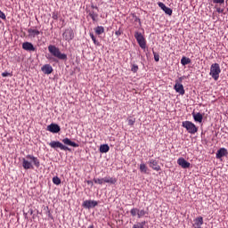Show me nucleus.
I'll return each mask as SVG.
<instances>
[{"label": "nucleus", "instance_id": "ea45409f", "mask_svg": "<svg viewBox=\"0 0 228 228\" xmlns=\"http://www.w3.org/2000/svg\"><path fill=\"white\" fill-rule=\"evenodd\" d=\"M216 12L217 13H224V9H222V8H216Z\"/></svg>", "mask_w": 228, "mask_h": 228}, {"label": "nucleus", "instance_id": "393cba45", "mask_svg": "<svg viewBox=\"0 0 228 228\" xmlns=\"http://www.w3.org/2000/svg\"><path fill=\"white\" fill-rule=\"evenodd\" d=\"M145 224H147V222H145V221H142L141 223H137L136 224L133 225V228H144Z\"/></svg>", "mask_w": 228, "mask_h": 228}, {"label": "nucleus", "instance_id": "79ce46f5", "mask_svg": "<svg viewBox=\"0 0 228 228\" xmlns=\"http://www.w3.org/2000/svg\"><path fill=\"white\" fill-rule=\"evenodd\" d=\"M115 35H117V37H120V35H122V32L120 30H118L115 32Z\"/></svg>", "mask_w": 228, "mask_h": 228}, {"label": "nucleus", "instance_id": "b1692460", "mask_svg": "<svg viewBox=\"0 0 228 228\" xmlns=\"http://www.w3.org/2000/svg\"><path fill=\"white\" fill-rule=\"evenodd\" d=\"M95 33H96V35H102V33H104V27H102V26H98V27L95 28Z\"/></svg>", "mask_w": 228, "mask_h": 228}, {"label": "nucleus", "instance_id": "39448f33", "mask_svg": "<svg viewBox=\"0 0 228 228\" xmlns=\"http://www.w3.org/2000/svg\"><path fill=\"white\" fill-rule=\"evenodd\" d=\"M134 38L137 41V44L140 45L141 49H145L147 47V42L145 41V37L140 32L134 33Z\"/></svg>", "mask_w": 228, "mask_h": 228}, {"label": "nucleus", "instance_id": "2eb2a0df", "mask_svg": "<svg viewBox=\"0 0 228 228\" xmlns=\"http://www.w3.org/2000/svg\"><path fill=\"white\" fill-rule=\"evenodd\" d=\"M41 70L44 72V74H53V66L50 64H45L41 68Z\"/></svg>", "mask_w": 228, "mask_h": 228}, {"label": "nucleus", "instance_id": "37998d69", "mask_svg": "<svg viewBox=\"0 0 228 228\" xmlns=\"http://www.w3.org/2000/svg\"><path fill=\"white\" fill-rule=\"evenodd\" d=\"M87 184H89L90 186H94V182L92 180H88Z\"/></svg>", "mask_w": 228, "mask_h": 228}, {"label": "nucleus", "instance_id": "e433bc0d", "mask_svg": "<svg viewBox=\"0 0 228 228\" xmlns=\"http://www.w3.org/2000/svg\"><path fill=\"white\" fill-rule=\"evenodd\" d=\"M0 19H3V20H6V15L1 10H0Z\"/></svg>", "mask_w": 228, "mask_h": 228}, {"label": "nucleus", "instance_id": "a18cd8bd", "mask_svg": "<svg viewBox=\"0 0 228 228\" xmlns=\"http://www.w3.org/2000/svg\"><path fill=\"white\" fill-rule=\"evenodd\" d=\"M88 228H94V225H90Z\"/></svg>", "mask_w": 228, "mask_h": 228}, {"label": "nucleus", "instance_id": "dca6fc26", "mask_svg": "<svg viewBox=\"0 0 228 228\" xmlns=\"http://www.w3.org/2000/svg\"><path fill=\"white\" fill-rule=\"evenodd\" d=\"M62 142L64 143V145H69V147H79V144L72 142L70 139L67 137L62 139Z\"/></svg>", "mask_w": 228, "mask_h": 228}, {"label": "nucleus", "instance_id": "cd10ccee", "mask_svg": "<svg viewBox=\"0 0 228 228\" xmlns=\"http://www.w3.org/2000/svg\"><path fill=\"white\" fill-rule=\"evenodd\" d=\"M53 184H61V180L60 179V177H58V176H54L53 178Z\"/></svg>", "mask_w": 228, "mask_h": 228}, {"label": "nucleus", "instance_id": "9b49d317", "mask_svg": "<svg viewBox=\"0 0 228 228\" xmlns=\"http://www.w3.org/2000/svg\"><path fill=\"white\" fill-rule=\"evenodd\" d=\"M192 225L194 228H202V225H204V218L202 216L195 218Z\"/></svg>", "mask_w": 228, "mask_h": 228}, {"label": "nucleus", "instance_id": "5701e85b", "mask_svg": "<svg viewBox=\"0 0 228 228\" xmlns=\"http://www.w3.org/2000/svg\"><path fill=\"white\" fill-rule=\"evenodd\" d=\"M104 183H109L110 184H115L117 183V179L113 177H104Z\"/></svg>", "mask_w": 228, "mask_h": 228}, {"label": "nucleus", "instance_id": "0eeeda50", "mask_svg": "<svg viewBox=\"0 0 228 228\" xmlns=\"http://www.w3.org/2000/svg\"><path fill=\"white\" fill-rule=\"evenodd\" d=\"M50 147H52V149H61V151H70V148L63 145V143H61L59 141H53L49 143Z\"/></svg>", "mask_w": 228, "mask_h": 228}, {"label": "nucleus", "instance_id": "7ed1b4c3", "mask_svg": "<svg viewBox=\"0 0 228 228\" xmlns=\"http://www.w3.org/2000/svg\"><path fill=\"white\" fill-rule=\"evenodd\" d=\"M220 72H222V69H220V64L214 63L211 65L209 74L215 81H218V77H220Z\"/></svg>", "mask_w": 228, "mask_h": 228}, {"label": "nucleus", "instance_id": "a211bd4d", "mask_svg": "<svg viewBox=\"0 0 228 228\" xmlns=\"http://www.w3.org/2000/svg\"><path fill=\"white\" fill-rule=\"evenodd\" d=\"M28 33L30 38H35L36 37H38V35H40V32L38 31V29H33V28H28Z\"/></svg>", "mask_w": 228, "mask_h": 228}, {"label": "nucleus", "instance_id": "473e14b6", "mask_svg": "<svg viewBox=\"0 0 228 228\" xmlns=\"http://www.w3.org/2000/svg\"><path fill=\"white\" fill-rule=\"evenodd\" d=\"M158 4H159V8H161V10H163V12L167 8V5H165V4H163L162 2H159Z\"/></svg>", "mask_w": 228, "mask_h": 228}, {"label": "nucleus", "instance_id": "1a4fd4ad", "mask_svg": "<svg viewBox=\"0 0 228 228\" xmlns=\"http://www.w3.org/2000/svg\"><path fill=\"white\" fill-rule=\"evenodd\" d=\"M47 131H50V133H58L59 131H61V128L58 126V124L52 123L47 126Z\"/></svg>", "mask_w": 228, "mask_h": 228}, {"label": "nucleus", "instance_id": "a19ab883", "mask_svg": "<svg viewBox=\"0 0 228 228\" xmlns=\"http://www.w3.org/2000/svg\"><path fill=\"white\" fill-rule=\"evenodd\" d=\"M8 76H10V73H8V72L2 73L3 77H8Z\"/></svg>", "mask_w": 228, "mask_h": 228}, {"label": "nucleus", "instance_id": "f8f14e48", "mask_svg": "<svg viewBox=\"0 0 228 228\" xmlns=\"http://www.w3.org/2000/svg\"><path fill=\"white\" fill-rule=\"evenodd\" d=\"M177 164L182 167V168H190V162L186 161L183 158L177 159Z\"/></svg>", "mask_w": 228, "mask_h": 228}, {"label": "nucleus", "instance_id": "bb28decb", "mask_svg": "<svg viewBox=\"0 0 228 228\" xmlns=\"http://www.w3.org/2000/svg\"><path fill=\"white\" fill-rule=\"evenodd\" d=\"M89 17H91V19H92L94 21H95V20H97V17H99V15H98L97 13L94 12H91L89 13Z\"/></svg>", "mask_w": 228, "mask_h": 228}, {"label": "nucleus", "instance_id": "6e6552de", "mask_svg": "<svg viewBox=\"0 0 228 228\" xmlns=\"http://www.w3.org/2000/svg\"><path fill=\"white\" fill-rule=\"evenodd\" d=\"M62 38L67 42H70V40L74 39V30L72 28H67L62 34Z\"/></svg>", "mask_w": 228, "mask_h": 228}, {"label": "nucleus", "instance_id": "58836bf2", "mask_svg": "<svg viewBox=\"0 0 228 228\" xmlns=\"http://www.w3.org/2000/svg\"><path fill=\"white\" fill-rule=\"evenodd\" d=\"M225 0H213V3H216L217 4H222L224 3Z\"/></svg>", "mask_w": 228, "mask_h": 228}, {"label": "nucleus", "instance_id": "2f4dec72", "mask_svg": "<svg viewBox=\"0 0 228 228\" xmlns=\"http://www.w3.org/2000/svg\"><path fill=\"white\" fill-rule=\"evenodd\" d=\"M164 12L167 15H172V10L170 9V7H166L164 9Z\"/></svg>", "mask_w": 228, "mask_h": 228}, {"label": "nucleus", "instance_id": "9d476101", "mask_svg": "<svg viewBox=\"0 0 228 228\" xmlns=\"http://www.w3.org/2000/svg\"><path fill=\"white\" fill-rule=\"evenodd\" d=\"M97 201L95 200H86L83 203V207L86 208V209H91V208H95L97 206Z\"/></svg>", "mask_w": 228, "mask_h": 228}, {"label": "nucleus", "instance_id": "4be33fe9", "mask_svg": "<svg viewBox=\"0 0 228 228\" xmlns=\"http://www.w3.org/2000/svg\"><path fill=\"white\" fill-rule=\"evenodd\" d=\"M181 63L182 65H189V63H191V59L188 58V57H183L181 59Z\"/></svg>", "mask_w": 228, "mask_h": 228}, {"label": "nucleus", "instance_id": "6ab92c4d", "mask_svg": "<svg viewBox=\"0 0 228 228\" xmlns=\"http://www.w3.org/2000/svg\"><path fill=\"white\" fill-rule=\"evenodd\" d=\"M193 115V118L195 120V122H202V119L204 118L202 114H200V112H198L196 114H192Z\"/></svg>", "mask_w": 228, "mask_h": 228}, {"label": "nucleus", "instance_id": "f704fd0d", "mask_svg": "<svg viewBox=\"0 0 228 228\" xmlns=\"http://www.w3.org/2000/svg\"><path fill=\"white\" fill-rule=\"evenodd\" d=\"M153 55L155 61H159V54L156 53V52H153Z\"/></svg>", "mask_w": 228, "mask_h": 228}, {"label": "nucleus", "instance_id": "c03bdc74", "mask_svg": "<svg viewBox=\"0 0 228 228\" xmlns=\"http://www.w3.org/2000/svg\"><path fill=\"white\" fill-rule=\"evenodd\" d=\"M49 60H53V61H56V59L50 57Z\"/></svg>", "mask_w": 228, "mask_h": 228}, {"label": "nucleus", "instance_id": "f257e3e1", "mask_svg": "<svg viewBox=\"0 0 228 228\" xmlns=\"http://www.w3.org/2000/svg\"><path fill=\"white\" fill-rule=\"evenodd\" d=\"M35 165V167H37V168H38L40 167V160H38V159L33 155H27L26 159H23L22 161V167L25 170H30L33 169V164Z\"/></svg>", "mask_w": 228, "mask_h": 228}, {"label": "nucleus", "instance_id": "7c9ffc66", "mask_svg": "<svg viewBox=\"0 0 228 228\" xmlns=\"http://www.w3.org/2000/svg\"><path fill=\"white\" fill-rule=\"evenodd\" d=\"M90 37H91L94 45H100L99 41H97V39H95V36H94L93 33H90Z\"/></svg>", "mask_w": 228, "mask_h": 228}, {"label": "nucleus", "instance_id": "72a5a7b5", "mask_svg": "<svg viewBox=\"0 0 228 228\" xmlns=\"http://www.w3.org/2000/svg\"><path fill=\"white\" fill-rule=\"evenodd\" d=\"M132 72H138V65L134 64L131 69Z\"/></svg>", "mask_w": 228, "mask_h": 228}, {"label": "nucleus", "instance_id": "4c0bfd02", "mask_svg": "<svg viewBox=\"0 0 228 228\" xmlns=\"http://www.w3.org/2000/svg\"><path fill=\"white\" fill-rule=\"evenodd\" d=\"M52 19H53L54 20H58V12H53Z\"/></svg>", "mask_w": 228, "mask_h": 228}, {"label": "nucleus", "instance_id": "f03ea898", "mask_svg": "<svg viewBox=\"0 0 228 228\" xmlns=\"http://www.w3.org/2000/svg\"><path fill=\"white\" fill-rule=\"evenodd\" d=\"M48 51L52 54V56L57 58V60H67V54L62 53L60 51V48L56 47L55 45H50L48 46Z\"/></svg>", "mask_w": 228, "mask_h": 228}, {"label": "nucleus", "instance_id": "423d86ee", "mask_svg": "<svg viewBox=\"0 0 228 228\" xmlns=\"http://www.w3.org/2000/svg\"><path fill=\"white\" fill-rule=\"evenodd\" d=\"M183 77H180L179 80L175 81V85L174 86V89L177 94H180V95H184V86H183Z\"/></svg>", "mask_w": 228, "mask_h": 228}, {"label": "nucleus", "instance_id": "f3484780", "mask_svg": "<svg viewBox=\"0 0 228 228\" xmlns=\"http://www.w3.org/2000/svg\"><path fill=\"white\" fill-rule=\"evenodd\" d=\"M22 49L24 51H35V46L29 42H25L22 44Z\"/></svg>", "mask_w": 228, "mask_h": 228}, {"label": "nucleus", "instance_id": "c756f323", "mask_svg": "<svg viewBox=\"0 0 228 228\" xmlns=\"http://www.w3.org/2000/svg\"><path fill=\"white\" fill-rule=\"evenodd\" d=\"M130 214L133 216H137L138 218V208H134L130 210Z\"/></svg>", "mask_w": 228, "mask_h": 228}, {"label": "nucleus", "instance_id": "aec40b11", "mask_svg": "<svg viewBox=\"0 0 228 228\" xmlns=\"http://www.w3.org/2000/svg\"><path fill=\"white\" fill-rule=\"evenodd\" d=\"M149 215V212L145 209H140L138 208V218H143V216H147Z\"/></svg>", "mask_w": 228, "mask_h": 228}, {"label": "nucleus", "instance_id": "c9c22d12", "mask_svg": "<svg viewBox=\"0 0 228 228\" xmlns=\"http://www.w3.org/2000/svg\"><path fill=\"white\" fill-rule=\"evenodd\" d=\"M136 120L134 118L128 119V126H134Z\"/></svg>", "mask_w": 228, "mask_h": 228}, {"label": "nucleus", "instance_id": "20e7f679", "mask_svg": "<svg viewBox=\"0 0 228 228\" xmlns=\"http://www.w3.org/2000/svg\"><path fill=\"white\" fill-rule=\"evenodd\" d=\"M182 126L186 129L188 133H190V134H195V133L199 131L197 126H195V124H193L191 121H183Z\"/></svg>", "mask_w": 228, "mask_h": 228}, {"label": "nucleus", "instance_id": "c85d7f7f", "mask_svg": "<svg viewBox=\"0 0 228 228\" xmlns=\"http://www.w3.org/2000/svg\"><path fill=\"white\" fill-rule=\"evenodd\" d=\"M94 182L96 184H104V178H94Z\"/></svg>", "mask_w": 228, "mask_h": 228}, {"label": "nucleus", "instance_id": "a878e982", "mask_svg": "<svg viewBox=\"0 0 228 228\" xmlns=\"http://www.w3.org/2000/svg\"><path fill=\"white\" fill-rule=\"evenodd\" d=\"M140 170L142 174H147V166L145 164H141L140 165Z\"/></svg>", "mask_w": 228, "mask_h": 228}, {"label": "nucleus", "instance_id": "412c9836", "mask_svg": "<svg viewBox=\"0 0 228 228\" xmlns=\"http://www.w3.org/2000/svg\"><path fill=\"white\" fill-rule=\"evenodd\" d=\"M100 152L102 153L110 152V146L108 144H102L100 146Z\"/></svg>", "mask_w": 228, "mask_h": 228}, {"label": "nucleus", "instance_id": "4468645a", "mask_svg": "<svg viewBox=\"0 0 228 228\" xmlns=\"http://www.w3.org/2000/svg\"><path fill=\"white\" fill-rule=\"evenodd\" d=\"M150 167L151 168H152L153 170H156L157 172H159V170H161V167L158 165V160L156 159L150 160Z\"/></svg>", "mask_w": 228, "mask_h": 228}, {"label": "nucleus", "instance_id": "ddd939ff", "mask_svg": "<svg viewBox=\"0 0 228 228\" xmlns=\"http://www.w3.org/2000/svg\"><path fill=\"white\" fill-rule=\"evenodd\" d=\"M227 154H228L227 149L221 148L217 151L216 157L217 159H220L224 158V156H227Z\"/></svg>", "mask_w": 228, "mask_h": 228}]
</instances>
